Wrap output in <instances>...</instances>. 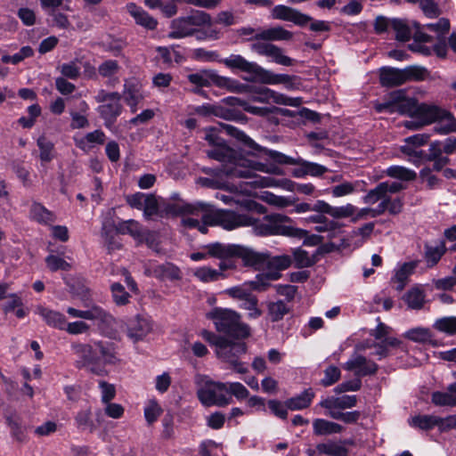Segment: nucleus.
<instances>
[{"instance_id": "f257e3e1", "label": "nucleus", "mask_w": 456, "mask_h": 456, "mask_svg": "<svg viewBox=\"0 0 456 456\" xmlns=\"http://www.w3.org/2000/svg\"><path fill=\"white\" fill-rule=\"evenodd\" d=\"M71 349L77 358L76 367L86 369L98 376L107 374V364L118 362L116 346L110 342L92 340L90 343H73Z\"/></svg>"}, {"instance_id": "f03ea898", "label": "nucleus", "mask_w": 456, "mask_h": 456, "mask_svg": "<svg viewBox=\"0 0 456 456\" xmlns=\"http://www.w3.org/2000/svg\"><path fill=\"white\" fill-rule=\"evenodd\" d=\"M224 65L232 69H239L248 74L244 80L248 82H258L265 85H284L289 90L298 88L299 80L296 76L287 74H275L265 69L256 62L247 61L239 54H232L224 60Z\"/></svg>"}, {"instance_id": "7ed1b4c3", "label": "nucleus", "mask_w": 456, "mask_h": 456, "mask_svg": "<svg viewBox=\"0 0 456 456\" xmlns=\"http://www.w3.org/2000/svg\"><path fill=\"white\" fill-rule=\"evenodd\" d=\"M404 189L402 183L386 181L379 183L375 188L370 190L363 196L365 204L373 205L380 203L375 208L373 216H379L388 211L390 215H398L403 210V200L399 197L392 198L391 194L397 193Z\"/></svg>"}, {"instance_id": "20e7f679", "label": "nucleus", "mask_w": 456, "mask_h": 456, "mask_svg": "<svg viewBox=\"0 0 456 456\" xmlns=\"http://www.w3.org/2000/svg\"><path fill=\"white\" fill-rule=\"evenodd\" d=\"M290 217L281 214L266 215L262 219L249 216V224L254 232L259 236L281 235L291 238H303L306 231L291 224Z\"/></svg>"}, {"instance_id": "39448f33", "label": "nucleus", "mask_w": 456, "mask_h": 456, "mask_svg": "<svg viewBox=\"0 0 456 456\" xmlns=\"http://www.w3.org/2000/svg\"><path fill=\"white\" fill-rule=\"evenodd\" d=\"M191 211H200L202 220L210 226H221L232 231L249 224V215L239 214L225 209H216L212 205L205 202H196L195 206L188 207Z\"/></svg>"}, {"instance_id": "423d86ee", "label": "nucleus", "mask_w": 456, "mask_h": 456, "mask_svg": "<svg viewBox=\"0 0 456 456\" xmlns=\"http://www.w3.org/2000/svg\"><path fill=\"white\" fill-rule=\"evenodd\" d=\"M216 330L234 338H246L250 335V328L241 322V316L234 310L216 307L207 314Z\"/></svg>"}, {"instance_id": "0eeeda50", "label": "nucleus", "mask_w": 456, "mask_h": 456, "mask_svg": "<svg viewBox=\"0 0 456 456\" xmlns=\"http://www.w3.org/2000/svg\"><path fill=\"white\" fill-rule=\"evenodd\" d=\"M205 140L213 146V149L207 151L210 159H216L223 164V172L227 175V169L232 167L247 164L244 157L235 150L229 147L224 140L221 138L216 128H208L206 132Z\"/></svg>"}, {"instance_id": "6e6552de", "label": "nucleus", "mask_w": 456, "mask_h": 456, "mask_svg": "<svg viewBox=\"0 0 456 456\" xmlns=\"http://www.w3.org/2000/svg\"><path fill=\"white\" fill-rule=\"evenodd\" d=\"M442 107L435 104L419 103L416 99L406 101L402 105V114L412 119L404 122V126L416 130L436 123Z\"/></svg>"}, {"instance_id": "1a4fd4ad", "label": "nucleus", "mask_w": 456, "mask_h": 456, "mask_svg": "<svg viewBox=\"0 0 456 456\" xmlns=\"http://www.w3.org/2000/svg\"><path fill=\"white\" fill-rule=\"evenodd\" d=\"M222 130L226 133L228 135H231L236 138L238 141L241 142L246 147L249 149L248 154L253 156H259L264 153L268 155L272 159L279 164H286L291 165L295 164L297 161V159H293L289 156H287L281 152L268 150L261 145L257 144L254 140H252L249 136H248L244 132L239 130L237 127L228 125L222 124Z\"/></svg>"}, {"instance_id": "9d476101", "label": "nucleus", "mask_w": 456, "mask_h": 456, "mask_svg": "<svg viewBox=\"0 0 456 456\" xmlns=\"http://www.w3.org/2000/svg\"><path fill=\"white\" fill-rule=\"evenodd\" d=\"M187 79L191 85L198 87L194 90L197 94L201 93V87H208L212 85L232 92H240L243 87V85L240 84L237 80L219 76L211 69H200L195 73L188 74Z\"/></svg>"}, {"instance_id": "9b49d317", "label": "nucleus", "mask_w": 456, "mask_h": 456, "mask_svg": "<svg viewBox=\"0 0 456 456\" xmlns=\"http://www.w3.org/2000/svg\"><path fill=\"white\" fill-rule=\"evenodd\" d=\"M122 95L118 92H107L101 89L94 96L96 102L101 103L96 110L104 121V126L111 129L117 121V118L123 110L120 102Z\"/></svg>"}, {"instance_id": "f8f14e48", "label": "nucleus", "mask_w": 456, "mask_h": 456, "mask_svg": "<svg viewBox=\"0 0 456 456\" xmlns=\"http://www.w3.org/2000/svg\"><path fill=\"white\" fill-rule=\"evenodd\" d=\"M197 396L200 403L207 407H224L232 402L228 395V384L206 380L197 390Z\"/></svg>"}, {"instance_id": "ddd939ff", "label": "nucleus", "mask_w": 456, "mask_h": 456, "mask_svg": "<svg viewBox=\"0 0 456 456\" xmlns=\"http://www.w3.org/2000/svg\"><path fill=\"white\" fill-rule=\"evenodd\" d=\"M210 22L209 16L201 12L194 11L189 16L175 19L172 21L171 31L167 37L172 39H180L190 37L198 32V28Z\"/></svg>"}, {"instance_id": "4468645a", "label": "nucleus", "mask_w": 456, "mask_h": 456, "mask_svg": "<svg viewBox=\"0 0 456 456\" xmlns=\"http://www.w3.org/2000/svg\"><path fill=\"white\" fill-rule=\"evenodd\" d=\"M247 351V346L244 342L227 339L224 345L216 349V354L222 362L229 363L236 372L244 374L248 372V368L240 361V357Z\"/></svg>"}, {"instance_id": "2eb2a0df", "label": "nucleus", "mask_w": 456, "mask_h": 456, "mask_svg": "<svg viewBox=\"0 0 456 456\" xmlns=\"http://www.w3.org/2000/svg\"><path fill=\"white\" fill-rule=\"evenodd\" d=\"M244 160L247 164L234 166L227 169V175L231 177H239V178H255L256 180L252 182V183L258 185V183L262 177H257L255 175L256 171H260L268 174H273L281 175H282V170L281 167L272 165L267 167L264 163L252 161L244 158Z\"/></svg>"}, {"instance_id": "dca6fc26", "label": "nucleus", "mask_w": 456, "mask_h": 456, "mask_svg": "<svg viewBox=\"0 0 456 456\" xmlns=\"http://www.w3.org/2000/svg\"><path fill=\"white\" fill-rule=\"evenodd\" d=\"M152 330V321L147 315L137 314L126 322V334L134 343L142 341Z\"/></svg>"}, {"instance_id": "f3484780", "label": "nucleus", "mask_w": 456, "mask_h": 456, "mask_svg": "<svg viewBox=\"0 0 456 456\" xmlns=\"http://www.w3.org/2000/svg\"><path fill=\"white\" fill-rule=\"evenodd\" d=\"M144 273L146 275L154 277L159 281H175L182 279V273L179 267L169 262L163 264L150 262L145 266Z\"/></svg>"}, {"instance_id": "a211bd4d", "label": "nucleus", "mask_w": 456, "mask_h": 456, "mask_svg": "<svg viewBox=\"0 0 456 456\" xmlns=\"http://www.w3.org/2000/svg\"><path fill=\"white\" fill-rule=\"evenodd\" d=\"M251 50L259 55L271 58L273 61L280 65L292 66L295 62L293 59L283 54L281 48L271 43H254L251 45Z\"/></svg>"}, {"instance_id": "6ab92c4d", "label": "nucleus", "mask_w": 456, "mask_h": 456, "mask_svg": "<svg viewBox=\"0 0 456 456\" xmlns=\"http://www.w3.org/2000/svg\"><path fill=\"white\" fill-rule=\"evenodd\" d=\"M85 309V320L95 322L100 328L109 327L114 322L115 318L107 310L101 305L92 304L88 298H83Z\"/></svg>"}, {"instance_id": "aec40b11", "label": "nucleus", "mask_w": 456, "mask_h": 456, "mask_svg": "<svg viewBox=\"0 0 456 456\" xmlns=\"http://www.w3.org/2000/svg\"><path fill=\"white\" fill-rule=\"evenodd\" d=\"M273 19L290 21L297 26L306 25L312 19L310 16L284 4L274 6L271 11Z\"/></svg>"}, {"instance_id": "412c9836", "label": "nucleus", "mask_w": 456, "mask_h": 456, "mask_svg": "<svg viewBox=\"0 0 456 456\" xmlns=\"http://www.w3.org/2000/svg\"><path fill=\"white\" fill-rule=\"evenodd\" d=\"M257 183L261 187H282L288 191L304 195H311L315 190V187L312 183H299L288 179L275 180L273 178H261Z\"/></svg>"}, {"instance_id": "4be33fe9", "label": "nucleus", "mask_w": 456, "mask_h": 456, "mask_svg": "<svg viewBox=\"0 0 456 456\" xmlns=\"http://www.w3.org/2000/svg\"><path fill=\"white\" fill-rule=\"evenodd\" d=\"M255 100L260 102H273L292 107H298L302 103V99L299 97H289L268 87L261 88L255 96Z\"/></svg>"}, {"instance_id": "5701e85b", "label": "nucleus", "mask_w": 456, "mask_h": 456, "mask_svg": "<svg viewBox=\"0 0 456 456\" xmlns=\"http://www.w3.org/2000/svg\"><path fill=\"white\" fill-rule=\"evenodd\" d=\"M345 369L354 371L357 377H364L375 374L378 365L362 355H354L345 363Z\"/></svg>"}, {"instance_id": "b1692460", "label": "nucleus", "mask_w": 456, "mask_h": 456, "mask_svg": "<svg viewBox=\"0 0 456 456\" xmlns=\"http://www.w3.org/2000/svg\"><path fill=\"white\" fill-rule=\"evenodd\" d=\"M242 260L245 266L253 267L256 270L265 268L266 252H257L250 248L239 245L237 256Z\"/></svg>"}, {"instance_id": "393cba45", "label": "nucleus", "mask_w": 456, "mask_h": 456, "mask_svg": "<svg viewBox=\"0 0 456 456\" xmlns=\"http://www.w3.org/2000/svg\"><path fill=\"white\" fill-rule=\"evenodd\" d=\"M122 95L133 113L137 111L139 103L144 99L141 86L137 82H126Z\"/></svg>"}, {"instance_id": "a878e982", "label": "nucleus", "mask_w": 456, "mask_h": 456, "mask_svg": "<svg viewBox=\"0 0 456 456\" xmlns=\"http://www.w3.org/2000/svg\"><path fill=\"white\" fill-rule=\"evenodd\" d=\"M253 38L265 41H289L293 38V33L281 26H275L259 29Z\"/></svg>"}, {"instance_id": "bb28decb", "label": "nucleus", "mask_w": 456, "mask_h": 456, "mask_svg": "<svg viewBox=\"0 0 456 456\" xmlns=\"http://www.w3.org/2000/svg\"><path fill=\"white\" fill-rule=\"evenodd\" d=\"M36 313L48 326L61 330H64L66 318L63 314L42 305L37 307Z\"/></svg>"}, {"instance_id": "cd10ccee", "label": "nucleus", "mask_w": 456, "mask_h": 456, "mask_svg": "<svg viewBox=\"0 0 456 456\" xmlns=\"http://www.w3.org/2000/svg\"><path fill=\"white\" fill-rule=\"evenodd\" d=\"M239 245L224 244L220 242L211 243L206 246L209 256L218 258L220 260H231L237 256Z\"/></svg>"}, {"instance_id": "c85d7f7f", "label": "nucleus", "mask_w": 456, "mask_h": 456, "mask_svg": "<svg viewBox=\"0 0 456 456\" xmlns=\"http://www.w3.org/2000/svg\"><path fill=\"white\" fill-rule=\"evenodd\" d=\"M315 450L325 456H349V448H345L339 439H327L316 444Z\"/></svg>"}, {"instance_id": "c756f323", "label": "nucleus", "mask_w": 456, "mask_h": 456, "mask_svg": "<svg viewBox=\"0 0 456 456\" xmlns=\"http://www.w3.org/2000/svg\"><path fill=\"white\" fill-rule=\"evenodd\" d=\"M456 382L450 384L444 392L436 391L431 395V402L436 406L456 407Z\"/></svg>"}, {"instance_id": "7c9ffc66", "label": "nucleus", "mask_w": 456, "mask_h": 456, "mask_svg": "<svg viewBox=\"0 0 456 456\" xmlns=\"http://www.w3.org/2000/svg\"><path fill=\"white\" fill-rule=\"evenodd\" d=\"M379 80L381 85L387 87L399 86L405 83L403 69L391 67L380 69Z\"/></svg>"}, {"instance_id": "2f4dec72", "label": "nucleus", "mask_w": 456, "mask_h": 456, "mask_svg": "<svg viewBox=\"0 0 456 456\" xmlns=\"http://www.w3.org/2000/svg\"><path fill=\"white\" fill-rule=\"evenodd\" d=\"M436 123L437 126H435V131L439 134L456 133V118L446 109L442 108Z\"/></svg>"}, {"instance_id": "473e14b6", "label": "nucleus", "mask_w": 456, "mask_h": 456, "mask_svg": "<svg viewBox=\"0 0 456 456\" xmlns=\"http://www.w3.org/2000/svg\"><path fill=\"white\" fill-rule=\"evenodd\" d=\"M357 403L356 395L330 396L320 402L319 405L325 409L338 408L339 410L354 407Z\"/></svg>"}, {"instance_id": "72a5a7b5", "label": "nucleus", "mask_w": 456, "mask_h": 456, "mask_svg": "<svg viewBox=\"0 0 456 456\" xmlns=\"http://www.w3.org/2000/svg\"><path fill=\"white\" fill-rule=\"evenodd\" d=\"M343 430L344 428L337 422L325 419H314L313 420V432L318 436L340 434Z\"/></svg>"}, {"instance_id": "f704fd0d", "label": "nucleus", "mask_w": 456, "mask_h": 456, "mask_svg": "<svg viewBox=\"0 0 456 456\" xmlns=\"http://www.w3.org/2000/svg\"><path fill=\"white\" fill-rule=\"evenodd\" d=\"M120 69L118 62L115 60H106L102 62L97 70L101 77L107 78V85L114 86L118 83V78L116 77Z\"/></svg>"}, {"instance_id": "c9c22d12", "label": "nucleus", "mask_w": 456, "mask_h": 456, "mask_svg": "<svg viewBox=\"0 0 456 456\" xmlns=\"http://www.w3.org/2000/svg\"><path fill=\"white\" fill-rule=\"evenodd\" d=\"M127 11L134 17L135 22L149 29H154L157 27V20L151 17L141 7L131 3L127 5Z\"/></svg>"}, {"instance_id": "e433bc0d", "label": "nucleus", "mask_w": 456, "mask_h": 456, "mask_svg": "<svg viewBox=\"0 0 456 456\" xmlns=\"http://www.w3.org/2000/svg\"><path fill=\"white\" fill-rule=\"evenodd\" d=\"M314 397V391L311 388L305 389L300 395L288 399L285 405L291 411L304 410L310 406Z\"/></svg>"}, {"instance_id": "4c0bfd02", "label": "nucleus", "mask_w": 456, "mask_h": 456, "mask_svg": "<svg viewBox=\"0 0 456 456\" xmlns=\"http://www.w3.org/2000/svg\"><path fill=\"white\" fill-rule=\"evenodd\" d=\"M262 269L263 272L256 274L255 280L249 282L250 287L256 291L266 290L271 286L272 281L280 279V275H277V273H272L267 268Z\"/></svg>"}, {"instance_id": "58836bf2", "label": "nucleus", "mask_w": 456, "mask_h": 456, "mask_svg": "<svg viewBox=\"0 0 456 456\" xmlns=\"http://www.w3.org/2000/svg\"><path fill=\"white\" fill-rule=\"evenodd\" d=\"M43 8L53 18L54 23L59 28H66L69 25L68 18L61 11L64 8L63 2H42Z\"/></svg>"}, {"instance_id": "ea45409f", "label": "nucleus", "mask_w": 456, "mask_h": 456, "mask_svg": "<svg viewBox=\"0 0 456 456\" xmlns=\"http://www.w3.org/2000/svg\"><path fill=\"white\" fill-rule=\"evenodd\" d=\"M266 259L265 268L269 269L272 273H277L280 277L281 276V272L289 268L292 264V258L289 255L271 256L266 252Z\"/></svg>"}, {"instance_id": "a19ab883", "label": "nucleus", "mask_w": 456, "mask_h": 456, "mask_svg": "<svg viewBox=\"0 0 456 456\" xmlns=\"http://www.w3.org/2000/svg\"><path fill=\"white\" fill-rule=\"evenodd\" d=\"M195 206V203L193 204H183L181 205L180 203H170L166 201H161V214L160 217H168L173 216H177L183 213H188L192 216H200V211L192 212L190 210L188 207Z\"/></svg>"}, {"instance_id": "79ce46f5", "label": "nucleus", "mask_w": 456, "mask_h": 456, "mask_svg": "<svg viewBox=\"0 0 456 456\" xmlns=\"http://www.w3.org/2000/svg\"><path fill=\"white\" fill-rule=\"evenodd\" d=\"M29 215L33 220L42 224H50L56 219L52 211L38 202H34L31 205Z\"/></svg>"}, {"instance_id": "37998d69", "label": "nucleus", "mask_w": 456, "mask_h": 456, "mask_svg": "<svg viewBox=\"0 0 456 456\" xmlns=\"http://www.w3.org/2000/svg\"><path fill=\"white\" fill-rule=\"evenodd\" d=\"M408 424L414 428L420 430H430L436 427V416L419 414L408 419Z\"/></svg>"}, {"instance_id": "c03bdc74", "label": "nucleus", "mask_w": 456, "mask_h": 456, "mask_svg": "<svg viewBox=\"0 0 456 456\" xmlns=\"http://www.w3.org/2000/svg\"><path fill=\"white\" fill-rule=\"evenodd\" d=\"M191 273L194 277L202 282H212L225 277L224 273L213 269L209 266L195 268L191 271Z\"/></svg>"}, {"instance_id": "a18cd8bd", "label": "nucleus", "mask_w": 456, "mask_h": 456, "mask_svg": "<svg viewBox=\"0 0 456 456\" xmlns=\"http://www.w3.org/2000/svg\"><path fill=\"white\" fill-rule=\"evenodd\" d=\"M115 229L120 234H129L134 238H141L142 236L141 224L134 219L118 222Z\"/></svg>"}, {"instance_id": "49530a36", "label": "nucleus", "mask_w": 456, "mask_h": 456, "mask_svg": "<svg viewBox=\"0 0 456 456\" xmlns=\"http://www.w3.org/2000/svg\"><path fill=\"white\" fill-rule=\"evenodd\" d=\"M75 421L77 427L83 431L93 433L96 429V425L92 419L90 408L79 411L75 417Z\"/></svg>"}, {"instance_id": "de8ad7c7", "label": "nucleus", "mask_w": 456, "mask_h": 456, "mask_svg": "<svg viewBox=\"0 0 456 456\" xmlns=\"http://www.w3.org/2000/svg\"><path fill=\"white\" fill-rule=\"evenodd\" d=\"M142 211L143 216L147 220L152 219L154 216L160 217L161 202L155 195L149 194Z\"/></svg>"}, {"instance_id": "09e8293b", "label": "nucleus", "mask_w": 456, "mask_h": 456, "mask_svg": "<svg viewBox=\"0 0 456 456\" xmlns=\"http://www.w3.org/2000/svg\"><path fill=\"white\" fill-rule=\"evenodd\" d=\"M405 337L409 338L411 341L418 342V343H427L429 342L432 345H436L435 342L432 340V333L429 329L428 328H414L411 330H409L405 333Z\"/></svg>"}, {"instance_id": "8fccbe9b", "label": "nucleus", "mask_w": 456, "mask_h": 456, "mask_svg": "<svg viewBox=\"0 0 456 456\" xmlns=\"http://www.w3.org/2000/svg\"><path fill=\"white\" fill-rule=\"evenodd\" d=\"M292 255L295 265L297 268L310 267L316 262L315 256L314 255H309L307 251L300 248L293 249Z\"/></svg>"}, {"instance_id": "3c124183", "label": "nucleus", "mask_w": 456, "mask_h": 456, "mask_svg": "<svg viewBox=\"0 0 456 456\" xmlns=\"http://www.w3.org/2000/svg\"><path fill=\"white\" fill-rule=\"evenodd\" d=\"M289 308L281 300L268 304V316L272 322L281 321L289 313Z\"/></svg>"}, {"instance_id": "603ef678", "label": "nucleus", "mask_w": 456, "mask_h": 456, "mask_svg": "<svg viewBox=\"0 0 456 456\" xmlns=\"http://www.w3.org/2000/svg\"><path fill=\"white\" fill-rule=\"evenodd\" d=\"M405 83L408 81H422L428 76V71L421 66H408L403 69Z\"/></svg>"}, {"instance_id": "864d4df0", "label": "nucleus", "mask_w": 456, "mask_h": 456, "mask_svg": "<svg viewBox=\"0 0 456 456\" xmlns=\"http://www.w3.org/2000/svg\"><path fill=\"white\" fill-rule=\"evenodd\" d=\"M387 175L390 177L403 181H412L416 178L415 171L401 166H391L387 169Z\"/></svg>"}, {"instance_id": "5fc2aeb1", "label": "nucleus", "mask_w": 456, "mask_h": 456, "mask_svg": "<svg viewBox=\"0 0 456 456\" xmlns=\"http://www.w3.org/2000/svg\"><path fill=\"white\" fill-rule=\"evenodd\" d=\"M344 224L333 219H327L321 224V225L315 226V231L318 232H328L330 238L336 237L341 232Z\"/></svg>"}, {"instance_id": "6e6d98bb", "label": "nucleus", "mask_w": 456, "mask_h": 456, "mask_svg": "<svg viewBox=\"0 0 456 456\" xmlns=\"http://www.w3.org/2000/svg\"><path fill=\"white\" fill-rule=\"evenodd\" d=\"M392 28L395 32L396 39L402 42L410 40L411 31L410 27L403 20L394 19L390 21Z\"/></svg>"}, {"instance_id": "4d7b16f0", "label": "nucleus", "mask_w": 456, "mask_h": 456, "mask_svg": "<svg viewBox=\"0 0 456 456\" xmlns=\"http://www.w3.org/2000/svg\"><path fill=\"white\" fill-rule=\"evenodd\" d=\"M7 425L11 429L12 436L19 442L26 440V428L18 417L7 418Z\"/></svg>"}, {"instance_id": "13d9d810", "label": "nucleus", "mask_w": 456, "mask_h": 456, "mask_svg": "<svg viewBox=\"0 0 456 456\" xmlns=\"http://www.w3.org/2000/svg\"><path fill=\"white\" fill-rule=\"evenodd\" d=\"M412 98L406 97V92L404 90H396L390 94V102L379 104L377 107V110L379 112H382L383 110L389 109L391 107V103L398 104V110L402 113V105L408 100H411Z\"/></svg>"}, {"instance_id": "bf43d9fd", "label": "nucleus", "mask_w": 456, "mask_h": 456, "mask_svg": "<svg viewBox=\"0 0 456 456\" xmlns=\"http://www.w3.org/2000/svg\"><path fill=\"white\" fill-rule=\"evenodd\" d=\"M258 300L256 296L248 297L243 302H240V307L248 312L249 319H256L262 315V311L258 308Z\"/></svg>"}, {"instance_id": "052dcab7", "label": "nucleus", "mask_w": 456, "mask_h": 456, "mask_svg": "<svg viewBox=\"0 0 456 456\" xmlns=\"http://www.w3.org/2000/svg\"><path fill=\"white\" fill-rule=\"evenodd\" d=\"M415 268V264L413 263H404L400 269L395 273V280L398 282V286L396 288L397 290H403L408 277L412 273Z\"/></svg>"}, {"instance_id": "680f3d73", "label": "nucleus", "mask_w": 456, "mask_h": 456, "mask_svg": "<svg viewBox=\"0 0 456 456\" xmlns=\"http://www.w3.org/2000/svg\"><path fill=\"white\" fill-rule=\"evenodd\" d=\"M404 300L410 308L419 309L423 305L424 294L419 289L414 288L404 295Z\"/></svg>"}, {"instance_id": "e2e57ef3", "label": "nucleus", "mask_w": 456, "mask_h": 456, "mask_svg": "<svg viewBox=\"0 0 456 456\" xmlns=\"http://www.w3.org/2000/svg\"><path fill=\"white\" fill-rule=\"evenodd\" d=\"M110 291L117 305H126L129 303L130 295L126 291L122 284L118 282L113 283L110 286Z\"/></svg>"}, {"instance_id": "0e129e2a", "label": "nucleus", "mask_w": 456, "mask_h": 456, "mask_svg": "<svg viewBox=\"0 0 456 456\" xmlns=\"http://www.w3.org/2000/svg\"><path fill=\"white\" fill-rule=\"evenodd\" d=\"M45 264L47 268L51 272L69 271L71 269V265L65 259L56 255H49L45 258Z\"/></svg>"}, {"instance_id": "69168bd1", "label": "nucleus", "mask_w": 456, "mask_h": 456, "mask_svg": "<svg viewBox=\"0 0 456 456\" xmlns=\"http://www.w3.org/2000/svg\"><path fill=\"white\" fill-rule=\"evenodd\" d=\"M434 328L441 332L453 335L456 333V317H443L436 321Z\"/></svg>"}, {"instance_id": "338daca9", "label": "nucleus", "mask_w": 456, "mask_h": 456, "mask_svg": "<svg viewBox=\"0 0 456 456\" xmlns=\"http://www.w3.org/2000/svg\"><path fill=\"white\" fill-rule=\"evenodd\" d=\"M37 146L40 150V159L44 162H49L53 159V143L45 136L37 139Z\"/></svg>"}, {"instance_id": "774afa93", "label": "nucleus", "mask_w": 456, "mask_h": 456, "mask_svg": "<svg viewBox=\"0 0 456 456\" xmlns=\"http://www.w3.org/2000/svg\"><path fill=\"white\" fill-rule=\"evenodd\" d=\"M359 182H344L331 188V194L335 198L350 195L356 191Z\"/></svg>"}]
</instances>
